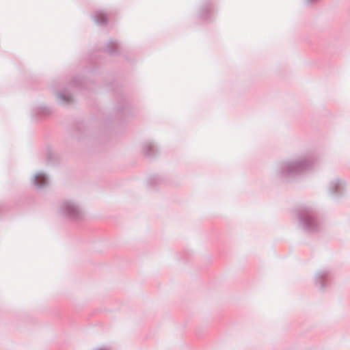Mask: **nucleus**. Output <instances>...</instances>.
<instances>
[{"mask_svg":"<svg viewBox=\"0 0 350 350\" xmlns=\"http://www.w3.org/2000/svg\"><path fill=\"white\" fill-rule=\"evenodd\" d=\"M36 180L40 185H42L46 183V178L43 174H38L36 176Z\"/></svg>","mask_w":350,"mask_h":350,"instance_id":"nucleus-1","label":"nucleus"},{"mask_svg":"<svg viewBox=\"0 0 350 350\" xmlns=\"http://www.w3.org/2000/svg\"><path fill=\"white\" fill-rule=\"evenodd\" d=\"M76 211H77V210H75V209L73 210V212H76ZM73 215H75V213H73Z\"/></svg>","mask_w":350,"mask_h":350,"instance_id":"nucleus-2","label":"nucleus"}]
</instances>
